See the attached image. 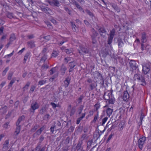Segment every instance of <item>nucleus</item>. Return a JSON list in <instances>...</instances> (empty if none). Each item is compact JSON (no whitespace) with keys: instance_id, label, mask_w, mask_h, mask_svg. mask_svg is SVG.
Segmentation results:
<instances>
[{"instance_id":"nucleus-1","label":"nucleus","mask_w":151,"mask_h":151,"mask_svg":"<svg viewBox=\"0 0 151 151\" xmlns=\"http://www.w3.org/2000/svg\"><path fill=\"white\" fill-rule=\"evenodd\" d=\"M96 29L101 37L104 38H106V35L107 32L105 28L104 27L100 26L97 25Z\"/></svg>"},{"instance_id":"nucleus-2","label":"nucleus","mask_w":151,"mask_h":151,"mask_svg":"<svg viewBox=\"0 0 151 151\" xmlns=\"http://www.w3.org/2000/svg\"><path fill=\"white\" fill-rule=\"evenodd\" d=\"M134 78L135 80L137 79L142 82V83L141 85L142 86H144L146 84L144 77H143L139 73L135 74L134 76Z\"/></svg>"},{"instance_id":"nucleus-3","label":"nucleus","mask_w":151,"mask_h":151,"mask_svg":"<svg viewBox=\"0 0 151 151\" xmlns=\"http://www.w3.org/2000/svg\"><path fill=\"white\" fill-rule=\"evenodd\" d=\"M115 33V30L114 29H112L110 31V32L109 34H108L109 36L108 38V44L110 45L111 44L112 42L113 38L114 36Z\"/></svg>"},{"instance_id":"nucleus-4","label":"nucleus","mask_w":151,"mask_h":151,"mask_svg":"<svg viewBox=\"0 0 151 151\" xmlns=\"http://www.w3.org/2000/svg\"><path fill=\"white\" fill-rule=\"evenodd\" d=\"M39 107V105L36 101H34L32 102L29 111L30 112H34L35 110L38 109Z\"/></svg>"},{"instance_id":"nucleus-5","label":"nucleus","mask_w":151,"mask_h":151,"mask_svg":"<svg viewBox=\"0 0 151 151\" xmlns=\"http://www.w3.org/2000/svg\"><path fill=\"white\" fill-rule=\"evenodd\" d=\"M130 65V70L132 71H133L134 70H135L137 68V65L136 61L133 60H131L129 62Z\"/></svg>"},{"instance_id":"nucleus-6","label":"nucleus","mask_w":151,"mask_h":151,"mask_svg":"<svg viewBox=\"0 0 151 151\" xmlns=\"http://www.w3.org/2000/svg\"><path fill=\"white\" fill-rule=\"evenodd\" d=\"M61 0H51L48 1L49 4L53 6L59 7L60 6V4L59 1Z\"/></svg>"},{"instance_id":"nucleus-7","label":"nucleus","mask_w":151,"mask_h":151,"mask_svg":"<svg viewBox=\"0 0 151 151\" xmlns=\"http://www.w3.org/2000/svg\"><path fill=\"white\" fill-rule=\"evenodd\" d=\"M146 138L145 137L140 138L138 141V145L139 148L142 150L143 147V145L146 140Z\"/></svg>"},{"instance_id":"nucleus-8","label":"nucleus","mask_w":151,"mask_h":151,"mask_svg":"<svg viewBox=\"0 0 151 151\" xmlns=\"http://www.w3.org/2000/svg\"><path fill=\"white\" fill-rule=\"evenodd\" d=\"M150 68L149 65L146 64L143 66L142 70L145 74H147L150 71Z\"/></svg>"},{"instance_id":"nucleus-9","label":"nucleus","mask_w":151,"mask_h":151,"mask_svg":"<svg viewBox=\"0 0 151 151\" xmlns=\"http://www.w3.org/2000/svg\"><path fill=\"white\" fill-rule=\"evenodd\" d=\"M46 149V146H44L42 147L41 144L38 143L37 147L35 148V150L37 151H45Z\"/></svg>"},{"instance_id":"nucleus-10","label":"nucleus","mask_w":151,"mask_h":151,"mask_svg":"<svg viewBox=\"0 0 151 151\" xmlns=\"http://www.w3.org/2000/svg\"><path fill=\"white\" fill-rule=\"evenodd\" d=\"M81 51H79V52L80 54L83 55L84 53L85 54L88 53L89 52V50L88 49L83 47H81Z\"/></svg>"},{"instance_id":"nucleus-11","label":"nucleus","mask_w":151,"mask_h":151,"mask_svg":"<svg viewBox=\"0 0 151 151\" xmlns=\"http://www.w3.org/2000/svg\"><path fill=\"white\" fill-rule=\"evenodd\" d=\"M9 144V141L8 140H6L4 143L3 144V147L2 148V150L3 151H5L7 150L8 148V145Z\"/></svg>"},{"instance_id":"nucleus-12","label":"nucleus","mask_w":151,"mask_h":151,"mask_svg":"<svg viewBox=\"0 0 151 151\" xmlns=\"http://www.w3.org/2000/svg\"><path fill=\"white\" fill-rule=\"evenodd\" d=\"M147 36L145 32L142 33L141 34V42L142 43H144L146 42L147 40Z\"/></svg>"},{"instance_id":"nucleus-13","label":"nucleus","mask_w":151,"mask_h":151,"mask_svg":"<svg viewBox=\"0 0 151 151\" xmlns=\"http://www.w3.org/2000/svg\"><path fill=\"white\" fill-rule=\"evenodd\" d=\"M129 97V95L127 91H125L123 93V99L124 101H127Z\"/></svg>"},{"instance_id":"nucleus-14","label":"nucleus","mask_w":151,"mask_h":151,"mask_svg":"<svg viewBox=\"0 0 151 151\" xmlns=\"http://www.w3.org/2000/svg\"><path fill=\"white\" fill-rule=\"evenodd\" d=\"M111 93L110 92L107 93L106 92H105L104 95V98L106 100H109L110 98L111 97Z\"/></svg>"},{"instance_id":"nucleus-15","label":"nucleus","mask_w":151,"mask_h":151,"mask_svg":"<svg viewBox=\"0 0 151 151\" xmlns=\"http://www.w3.org/2000/svg\"><path fill=\"white\" fill-rule=\"evenodd\" d=\"M91 32L92 33V34L91 35V38H96L98 35V33L93 28L91 29Z\"/></svg>"},{"instance_id":"nucleus-16","label":"nucleus","mask_w":151,"mask_h":151,"mask_svg":"<svg viewBox=\"0 0 151 151\" xmlns=\"http://www.w3.org/2000/svg\"><path fill=\"white\" fill-rule=\"evenodd\" d=\"M25 119V116L23 115L19 117L16 122V124L17 126L19 125L21 121H24Z\"/></svg>"},{"instance_id":"nucleus-17","label":"nucleus","mask_w":151,"mask_h":151,"mask_svg":"<svg viewBox=\"0 0 151 151\" xmlns=\"http://www.w3.org/2000/svg\"><path fill=\"white\" fill-rule=\"evenodd\" d=\"M35 42L34 41H31L27 42V44L29 47H30L31 48H33L35 47Z\"/></svg>"},{"instance_id":"nucleus-18","label":"nucleus","mask_w":151,"mask_h":151,"mask_svg":"<svg viewBox=\"0 0 151 151\" xmlns=\"http://www.w3.org/2000/svg\"><path fill=\"white\" fill-rule=\"evenodd\" d=\"M42 11L47 14H50L51 12V9L47 7L42 8Z\"/></svg>"},{"instance_id":"nucleus-19","label":"nucleus","mask_w":151,"mask_h":151,"mask_svg":"<svg viewBox=\"0 0 151 151\" xmlns=\"http://www.w3.org/2000/svg\"><path fill=\"white\" fill-rule=\"evenodd\" d=\"M113 111V109H112L108 108L106 110L107 115L108 116V117H110V115L112 114Z\"/></svg>"},{"instance_id":"nucleus-20","label":"nucleus","mask_w":151,"mask_h":151,"mask_svg":"<svg viewBox=\"0 0 151 151\" xmlns=\"http://www.w3.org/2000/svg\"><path fill=\"white\" fill-rule=\"evenodd\" d=\"M111 6L117 12H119L120 11V9L118 8V6L115 4L112 3L110 4Z\"/></svg>"},{"instance_id":"nucleus-21","label":"nucleus","mask_w":151,"mask_h":151,"mask_svg":"<svg viewBox=\"0 0 151 151\" xmlns=\"http://www.w3.org/2000/svg\"><path fill=\"white\" fill-rule=\"evenodd\" d=\"M96 75L97 76V78L100 80L103 83H104V80L101 74L99 72H98L96 73Z\"/></svg>"},{"instance_id":"nucleus-22","label":"nucleus","mask_w":151,"mask_h":151,"mask_svg":"<svg viewBox=\"0 0 151 151\" xmlns=\"http://www.w3.org/2000/svg\"><path fill=\"white\" fill-rule=\"evenodd\" d=\"M70 82V79L69 78H66L65 80L64 81L65 84V87H67L69 84Z\"/></svg>"},{"instance_id":"nucleus-23","label":"nucleus","mask_w":151,"mask_h":151,"mask_svg":"<svg viewBox=\"0 0 151 151\" xmlns=\"http://www.w3.org/2000/svg\"><path fill=\"white\" fill-rule=\"evenodd\" d=\"M16 39L15 35L14 34L12 33L10 35V37L9 38L10 42H12L14 41Z\"/></svg>"},{"instance_id":"nucleus-24","label":"nucleus","mask_w":151,"mask_h":151,"mask_svg":"<svg viewBox=\"0 0 151 151\" xmlns=\"http://www.w3.org/2000/svg\"><path fill=\"white\" fill-rule=\"evenodd\" d=\"M117 42L118 46L120 47H122L124 44L123 41L121 39L119 38L118 39Z\"/></svg>"},{"instance_id":"nucleus-25","label":"nucleus","mask_w":151,"mask_h":151,"mask_svg":"<svg viewBox=\"0 0 151 151\" xmlns=\"http://www.w3.org/2000/svg\"><path fill=\"white\" fill-rule=\"evenodd\" d=\"M67 68L66 67L63 65H62L61 68V71L63 75L64 74Z\"/></svg>"},{"instance_id":"nucleus-26","label":"nucleus","mask_w":151,"mask_h":151,"mask_svg":"<svg viewBox=\"0 0 151 151\" xmlns=\"http://www.w3.org/2000/svg\"><path fill=\"white\" fill-rule=\"evenodd\" d=\"M82 143L83 142L79 141H78V143L76 146V149L77 150L79 149H82L81 147V145H82Z\"/></svg>"},{"instance_id":"nucleus-27","label":"nucleus","mask_w":151,"mask_h":151,"mask_svg":"<svg viewBox=\"0 0 151 151\" xmlns=\"http://www.w3.org/2000/svg\"><path fill=\"white\" fill-rule=\"evenodd\" d=\"M49 66L47 64L44 63L41 67V69L42 70H44L45 69H46L48 68Z\"/></svg>"},{"instance_id":"nucleus-28","label":"nucleus","mask_w":151,"mask_h":151,"mask_svg":"<svg viewBox=\"0 0 151 151\" xmlns=\"http://www.w3.org/2000/svg\"><path fill=\"white\" fill-rule=\"evenodd\" d=\"M47 81V80L46 79H45L43 80L40 81L38 83V85H44L46 83Z\"/></svg>"},{"instance_id":"nucleus-29","label":"nucleus","mask_w":151,"mask_h":151,"mask_svg":"<svg viewBox=\"0 0 151 151\" xmlns=\"http://www.w3.org/2000/svg\"><path fill=\"white\" fill-rule=\"evenodd\" d=\"M56 67L52 68L51 70H50V74L51 75H52L54 73L56 72Z\"/></svg>"},{"instance_id":"nucleus-30","label":"nucleus","mask_w":151,"mask_h":151,"mask_svg":"<svg viewBox=\"0 0 151 151\" xmlns=\"http://www.w3.org/2000/svg\"><path fill=\"white\" fill-rule=\"evenodd\" d=\"M16 80V78H14L9 83L8 86L9 87H11L12 86V84L14 83L15 80Z\"/></svg>"},{"instance_id":"nucleus-31","label":"nucleus","mask_w":151,"mask_h":151,"mask_svg":"<svg viewBox=\"0 0 151 151\" xmlns=\"http://www.w3.org/2000/svg\"><path fill=\"white\" fill-rule=\"evenodd\" d=\"M76 63L74 61L71 62L69 63V66L70 68H74V67L76 65Z\"/></svg>"},{"instance_id":"nucleus-32","label":"nucleus","mask_w":151,"mask_h":151,"mask_svg":"<svg viewBox=\"0 0 151 151\" xmlns=\"http://www.w3.org/2000/svg\"><path fill=\"white\" fill-rule=\"evenodd\" d=\"M39 127V125L37 124L35 125V126L31 129V131L33 132H35Z\"/></svg>"},{"instance_id":"nucleus-33","label":"nucleus","mask_w":151,"mask_h":151,"mask_svg":"<svg viewBox=\"0 0 151 151\" xmlns=\"http://www.w3.org/2000/svg\"><path fill=\"white\" fill-rule=\"evenodd\" d=\"M7 17L10 18L12 19V18H14V17L13 16V14L12 13L8 12L7 14Z\"/></svg>"},{"instance_id":"nucleus-34","label":"nucleus","mask_w":151,"mask_h":151,"mask_svg":"<svg viewBox=\"0 0 151 151\" xmlns=\"http://www.w3.org/2000/svg\"><path fill=\"white\" fill-rule=\"evenodd\" d=\"M13 74V72H10L9 73L7 77V79L8 80H10L11 79Z\"/></svg>"},{"instance_id":"nucleus-35","label":"nucleus","mask_w":151,"mask_h":151,"mask_svg":"<svg viewBox=\"0 0 151 151\" xmlns=\"http://www.w3.org/2000/svg\"><path fill=\"white\" fill-rule=\"evenodd\" d=\"M101 135V134L99 132H96L94 134V137H96V139H97L99 138L100 136Z\"/></svg>"},{"instance_id":"nucleus-36","label":"nucleus","mask_w":151,"mask_h":151,"mask_svg":"<svg viewBox=\"0 0 151 151\" xmlns=\"http://www.w3.org/2000/svg\"><path fill=\"white\" fill-rule=\"evenodd\" d=\"M20 125H19L17 126V127L16 128V130L15 132L17 133V135H18L20 132Z\"/></svg>"},{"instance_id":"nucleus-37","label":"nucleus","mask_w":151,"mask_h":151,"mask_svg":"<svg viewBox=\"0 0 151 151\" xmlns=\"http://www.w3.org/2000/svg\"><path fill=\"white\" fill-rule=\"evenodd\" d=\"M86 136V135L85 134H83L81 136V138L79 139V141L83 143V141L85 139Z\"/></svg>"},{"instance_id":"nucleus-38","label":"nucleus","mask_w":151,"mask_h":151,"mask_svg":"<svg viewBox=\"0 0 151 151\" xmlns=\"http://www.w3.org/2000/svg\"><path fill=\"white\" fill-rule=\"evenodd\" d=\"M64 52L67 54H69L72 53L73 50L71 49H66L64 50Z\"/></svg>"},{"instance_id":"nucleus-39","label":"nucleus","mask_w":151,"mask_h":151,"mask_svg":"<svg viewBox=\"0 0 151 151\" xmlns=\"http://www.w3.org/2000/svg\"><path fill=\"white\" fill-rule=\"evenodd\" d=\"M9 69V67H6L5 69L4 70L2 73V75L3 76H4L6 75V72Z\"/></svg>"},{"instance_id":"nucleus-40","label":"nucleus","mask_w":151,"mask_h":151,"mask_svg":"<svg viewBox=\"0 0 151 151\" xmlns=\"http://www.w3.org/2000/svg\"><path fill=\"white\" fill-rule=\"evenodd\" d=\"M47 59L46 55H44L41 58L40 62L43 61V62H45Z\"/></svg>"},{"instance_id":"nucleus-41","label":"nucleus","mask_w":151,"mask_h":151,"mask_svg":"<svg viewBox=\"0 0 151 151\" xmlns=\"http://www.w3.org/2000/svg\"><path fill=\"white\" fill-rule=\"evenodd\" d=\"M58 55V53L57 51H54L52 54V57L55 58Z\"/></svg>"},{"instance_id":"nucleus-42","label":"nucleus","mask_w":151,"mask_h":151,"mask_svg":"<svg viewBox=\"0 0 151 151\" xmlns=\"http://www.w3.org/2000/svg\"><path fill=\"white\" fill-rule=\"evenodd\" d=\"M83 98L84 96L83 95L80 96L78 101V104H80L81 103L82 100L83 99Z\"/></svg>"},{"instance_id":"nucleus-43","label":"nucleus","mask_w":151,"mask_h":151,"mask_svg":"<svg viewBox=\"0 0 151 151\" xmlns=\"http://www.w3.org/2000/svg\"><path fill=\"white\" fill-rule=\"evenodd\" d=\"M71 26L72 27V29L73 31H76V26L75 24L73 22H71Z\"/></svg>"},{"instance_id":"nucleus-44","label":"nucleus","mask_w":151,"mask_h":151,"mask_svg":"<svg viewBox=\"0 0 151 151\" xmlns=\"http://www.w3.org/2000/svg\"><path fill=\"white\" fill-rule=\"evenodd\" d=\"M97 86V84H95V83H92L90 86L91 90H92L93 89L96 88Z\"/></svg>"},{"instance_id":"nucleus-45","label":"nucleus","mask_w":151,"mask_h":151,"mask_svg":"<svg viewBox=\"0 0 151 151\" xmlns=\"http://www.w3.org/2000/svg\"><path fill=\"white\" fill-rule=\"evenodd\" d=\"M44 138H45V137L43 135H41L39 137V142L38 143H40V144H41V143L42 142L44 139Z\"/></svg>"},{"instance_id":"nucleus-46","label":"nucleus","mask_w":151,"mask_h":151,"mask_svg":"<svg viewBox=\"0 0 151 151\" xmlns=\"http://www.w3.org/2000/svg\"><path fill=\"white\" fill-rule=\"evenodd\" d=\"M86 12L91 17H93V13L88 10H86Z\"/></svg>"},{"instance_id":"nucleus-47","label":"nucleus","mask_w":151,"mask_h":151,"mask_svg":"<svg viewBox=\"0 0 151 151\" xmlns=\"http://www.w3.org/2000/svg\"><path fill=\"white\" fill-rule=\"evenodd\" d=\"M76 111V109L74 108H73L71 110L70 113V116H73L75 113Z\"/></svg>"},{"instance_id":"nucleus-48","label":"nucleus","mask_w":151,"mask_h":151,"mask_svg":"<svg viewBox=\"0 0 151 151\" xmlns=\"http://www.w3.org/2000/svg\"><path fill=\"white\" fill-rule=\"evenodd\" d=\"M109 104H113L114 102V99L111 96L109 99Z\"/></svg>"},{"instance_id":"nucleus-49","label":"nucleus","mask_w":151,"mask_h":151,"mask_svg":"<svg viewBox=\"0 0 151 151\" xmlns=\"http://www.w3.org/2000/svg\"><path fill=\"white\" fill-rule=\"evenodd\" d=\"M35 88L36 87L35 86L33 85L32 86L29 91V92L30 93H32V92H33L35 89Z\"/></svg>"},{"instance_id":"nucleus-50","label":"nucleus","mask_w":151,"mask_h":151,"mask_svg":"<svg viewBox=\"0 0 151 151\" xmlns=\"http://www.w3.org/2000/svg\"><path fill=\"white\" fill-rule=\"evenodd\" d=\"M83 105H81L79 107V109L78 110V114H80L82 111V110L83 109Z\"/></svg>"},{"instance_id":"nucleus-51","label":"nucleus","mask_w":151,"mask_h":151,"mask_svg":"<svg viewBox=\"0 0 151 151\" xmlns=\"http://www.w3.org/2000/svg\"><path fill=\"white\" fill-rule=\"evenodd\" d=\"M108 119V118L107 117H105L102 120V124L101 125H103L105 123L106 121L107 120V119Z\"/></svg>"},{"instance_id":"nucleus-52","label":"nucleus","mask_w":151,"mask_h":151,"mask_svg":"<svg viewBox=\"0 0 151 151\" xmlns=\"http://www.w3.org/2000/svg\"><path fill=\"white\" fill-rule=\"evenodd\" d=\"M56 128V125L52 126L50 129V131L52 133H53L54 131V129Z\"/></svg>"},{"instance_id":"nucleus-53","label":"nucleus","mask_w":151,"mask_h":151,"mask_svg":"<svg viewBox=\"0 0 151 151\" xmlns=\"http://www.w3.org/2000/svg\"><path fill=\"white\" fill-rule=\"evenodd\" d=\"M76 7L78 9L80 10L81 11L83 10L82 8L79 5V4L77 3L76 5Z\"/></svg>"},{"instance_id":"nucleus-54","label":"nucleus","mask_w":151,"mask_h":151,"mask_svg":"<svg viewBox=\"0 0 151 151\" xmlns=\"http://www.w3.org/2000/svg\"><path fill=\"white\" fill-rule=\"evenodd\" d=\"M94 106V107L96 109V111H97L98 110V109L100 107V105L99 104H98V103H97V104H96Z\"/></svg>"},{"instance_id":"nucleus-55","label":"nucleus","mask_w":151,"mask_h":151,"mask_svg":"<svg viewBox=\"0 0 151 151\" xmlns=\"http://www.w3.org/2000/svg\"><path fill=\"white\" fill-rule=\"evenodd\" d=\"M7 109V107L6 106H5L2 108V110H3V114L5 113L7 111L6 109Z\"/></svg>"},{"instance_id":"nucleus-56","label":"nucleus","mask_w":151,"mask_h":151,"mask_svg":"<svg viewBox=\"0 0 151 151\" xmlns=\"http://www.w3.org/2000/svg\"><path fill=\"white\" fill-rule=\"evenodd\" d=\"M46 24L47 25L48 27H49L50 29L52 28V25L50 23L48 22H46Z\"/></svg>"},{"instance_id":"nucleus-57","label":"nucleus","mask_w":151,"mask_h":151,"mask_svg":"<svg viewBox=\"0 0 151 151\" xmlns=\"http://www.w3.org/2000/svg\"><path fill=\"white\" fill-rule=\"evenodd\" d=\"M98 118V114L97 113V114L95 115L94 117V118L93 120V122H95L96 120Z\"/></svg>"},{"instance_id":"nucleus-58","label":"nucleus","mask_w":151,"mask_h":151,"mask_svg":"<svg viewBox=\"0 0 151 151\" xmlns=\"http://www.w3.org/2000/svg\"><path fill=\"white\" fill-rule=\"evenodd\" d=\"M65 62L67 63L70 60V58L66 57L64 59Z\"/></svg>"},{"instance_id":"nucleus-59","label":"nucleus","mask_w":151,"mask_h":151,"mask_svg":"<svg viewBox=\"0 0 151 151\" xmlns=\"http://www.w3.org/2000/svg\"><path fill=\"white\" fill-rule=\"evenodd\" d=\"M46 111V109L45 107H42L40 111V113L42 114Z\"/></svg>"},{"instance_id":"nucleus-60","label":"nucleus","mask_w":151,"mask_h":151,"mask_svg":"<svg viewBox=\"0 0 151 151\" xmlns=\"http://www.w3.org/2000/svg\"><path fill=\"white\" fill-rule=\"evenodd\" d=\"M55 124H56V125H55L56 126H57L58 127H60V126L61 125V123L59 121H56L55 122Z\"/></svg>"},{"instance_id":"nucleus-61","label":"nucleus","mask_w":151,"mask_h":151,"mask_svg":"<svg viewBox=\"0 0 151 151\" xmlns=\"http://www.w3.org/2000/svg\"><path fill=\"white\" fill-rule=\"evenodd\" d=\"M83 118L81 117V116L80 117L78 118L77 120V122H76V124H78L80 122V121L83 119Z\"/></svg>"},{"instance_id":"nucleus-62","label":"nucleus","mask_w":151,"mask_h":151,"mask_svg":"<svg viewBox=\"0 0 151 151\" xmlns=\"http://www.w3.org/2000/svg\"><path fill=\"white\" fill-rule=\"evenodd\" d=\"M70 138L69 137H67L66 138L65 140V143L67 144L69 143V142H70Z\"/></svg>"},{"instance_id":"nucleus-63","label":"nucleus","mask_w":151,"mask_h":151,"mask_svg":"<svg viewBox=\"0 0 151 151\" xmlns=\"http://www.w3.org/2000/svg\"><path fill=\"white\" fill-rule=\"evenodd\" d=\"M9 124V122H6L4 124L3 127L4 128L6 129L7 128Z\"/></svg>"},{"instance_id":"nucleus-64","label":"nucleus","mask_w":151,"mask_h":151,"mask_svg":"<svg viewBox=\"0 0 151 151\" xmlns=\"http://www.w3.org/2000/svg\"><path fill=\"white\" fill-rule=\"evenodd\" d=\"M74 129V127L72 126H71L68 130V131L70 132H72Z\"/></svg>"}]
</instances>
